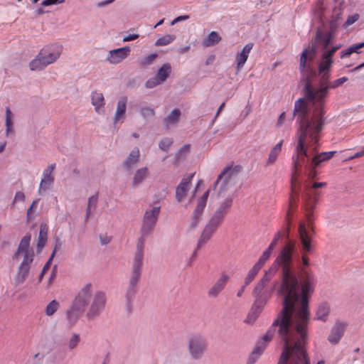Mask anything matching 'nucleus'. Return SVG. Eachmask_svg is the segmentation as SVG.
<instances>
[{
    "label": "nucleus",
    "mask_w": 364,
    "mask_h": 364,
    "mask_svg": "<svg viewBox=\"0 0 364 364\" xmlns=\"http://www.w3.org/2000/svg\"><path fill=\"white\" fill-rule=\"evenodd\" d=\"M204 208H205L202 207L201 205H196L191 217V223L190 225L191 228L194 229L197 228L202 219Z\"/></svg>",
    "instance_id": "c756f323"
},
{
    "label": "nucleus",
    "mask_w": 364,
    "mask_h": 364,
    "mask_svg": "<svg viewBox=\"0 0 364 364\" xmlns=\"http://www.w3.org/2000/svg\"><path fill=\"white\" fill-rule=\"evenodd\" d=\"M51 262L52 261H50V259L48 260V262L45 264L44 267H43V269L38 277V282H41L43 276L45 275V274L47 272V271L49 269L50 267V264H51Z\"/></svg>",
    "instance_id": "052dcab7"
},
{
    "label": "nucleus",
    "mask_w": 364,
    "mask_h": 364,
    "mask_svg": "<svg viewBox=\"0 0 364 364\" xmlns=\"http://www.w3.org/2000/svg\"><path fill=\"white\" fill-rule=\"evenodd\" d=\"M207 348L206 339L200 335H194L188 340V350L192 358L200 359Z\"/></svg>",
    "instance_id": "9d476101"
},
{
    "label": "nucleus",
    "mask_w": 364,
    "mask_h": 364,
    "mask_svg": "<svg viewBox=\"0 0 364 364\" xmlns=\"http://www.w3.org/2000/svg\"><path fill=\"white\" fill-rule=\"evenodd\" d=\"M301 74V81L304 82L302 92L304 97H301L304 100L307 112V117L310 116L311 112L314 108L317 107L319 95L318 87L313 85V80L316 76L317 73L312 66H306L304 70H299Z\"/></svg>",
    "instance_id": "39448f33"
},
{
    "label": "nucleus",
    "mask_w": 364,
    "mask_h": 364,
    "mask_svg": "<svg viewBox=\"0 0 364 364\" xmlns=\"http://www.w3.org/2000/svg\"><path fill=\"white\" fill-rule=\"evenodd\" d=\"M31 235H25L20 241L18 247L13 255L14 260H18L21 255L23 259L18 267L15 277L18 284H23L28 276L31 264L33 261L34 252L30 248Z\"/></svg>",
    "instance_id": "423d86ee"
},
{
    "label": "nucleus",
    "mask_w": 364,
    "mask_h": 364,
    "mask_svg": "<svg viewBox=\"0 0 364 364\" xmlns=\"http://www.w3.org/2000/svg\"><path fill=\"white\" fill-rule=\"evenodd\" d=\"M40 200V198H37L36 200H34L32 203V204L31 205V206L29 207V208L27 210V219L28 220H30L33 218V216L31 215V211L36 206L37 203H38V201Z\"/></svg>",
    "instance_id": "0e129e2a"
},
{
    "label": "nucleus",
    "mask_w": 364,
    "mask_h": 364,
    "mask_svg": "<svg viewBox=\"0 0 364 364\" xmlns=\"http://www.w3.org/2000/svg\"><path fill=\"white\" fill-rule=\"evenodd\" d=\"M299 239L301 241L302 250L304 253L302 254L301 261H298V269L299 271V278L296 273V268L293 262V253L295 251V242L289 241L286 245L281 250L278 257L275 259V263L278 267L281 268L282 273V282L280 284V287L279 289V294L282 296L280 294V290L282 289V286L284 282V263L282 262V260L279 261V259L281 258H287V266L289 269V275L291 277H294L296 280V287L295 288V291H296V294L298 295L296 301L295 302V308L296 310L301 309V301L303 297V294L306 287H308L309 284L312 287L311 292L306 291V299H307V311H309V299L311 295L314 291V286H315V279L313 273L307 271L305 267L309 266V259L306 255L307 252H310L311 251V237L309 236L307 230L305 228L304 224L301 223L299 227Z\"/></svg>",
    "instance_id": "f03ea898"
},
{
    "label": "nucleus",
    "mask_w": 364,
    "mask_h": 364,
    "mask_svg": "<svg viewBox=\"0 0 364 364\" xmlns=\"http://www.w3.org/2000/svg\"><path fill=\"white\" fill-rule=\"evenodd\" d=\"M176 38L173 35H165L161 38H159L155 43V46H166L171 43Z\"/></svg>",
    "instance_id": "37998d69"
},
{
    "label": "nucleus",
    "mask_w": 364,
    "mask_h": 364,
    "mask_svg": "<svg viewBox=\"0 0 364 364\" xmlns=\"http://www.w3.org/2000/svg\"><path fill=\"white\" fill-rule=\"evenodd\" d=\"M329 74H325L323 75V76H321L318 84V95H320L318 103V105H316L317 107L314 109L309 116L310 117L324 124H326V117L325 116L326 112L324 109V106L326 103V99L327 98L329 93V90L341 86L348 80L347 77H343L336 80L333 82H331L329 80Z\"/></svg>",
    "instance_id": "0eeeda50"
},
{
    "label": "nucleus",
    "mask_w": 364,
    "mask_h": 364,
    "mask_svg": "<svg viewBox=\"0 0 364 364\" xmlns=\"http://www.w3.org/2000/svg\"><path fill=\"white\" fill-rule=\"evenodd\" d=\"M280 260L284 263V282L280 290V294L283 296L282 309L262 339L257 343L249 358V363L253 364L255 362L265 349L266 343L270 341L274 334L277 333L282 344L277 364H311L306 348L310 318L309 311H307L306 294V291H313L312 287L309 284L308 287L305 288L301 309L296 310V280L289 275L287 258L280 257L279 261Z\"/></svg>",
    "instance_id": "f257e3e1"
},
{
    "label": "nucleus",
    "mask_w": 364,
    "mask_h": 364,
    "mask_svg": "<svg viewBox=\"0 0 364 364\" xmlns=\"http://www.w3.org/2000/svg\"><path fill=\"white\" fill-rule=\"evenodd\" d=\"M85 311L72 304L66 311V318L70 327L73 326L78 321L80 316Z\"/></svg>",
    "instance_id": "4be33fe9"
},
{
    "label": "nucleus",
    "mask_w": 364,
    "mask_h": 364,
    "mask_svg": "<svg viewBox=\"0 0 364 364\" xmlns=\"http://www.w3.org/2000/svg\"><path fill=\"white\" fill-rule=\"evenodd\" d=\"M80 340V336L78 334L74 333L68 341V348L70 350H73L78 345Z\"/></svg>",
    "instance_id": "603ef678"
},
{
    "label": "nucleus",
    "mask_w": 364,
    "mask_h": 364,
    "mask_svg": "<svg viewBox=\"0 0 364 364\" xmlns=\"http://www.w3.org/2000/svg\"><path fill=\"white\" fill-rule=\"evenodd\" d=\"M181 111L176 108L173 109L170 114H168L164 120V124L167 129L171 126H175L178 124L180 117Z\"/></svg>",
    "instance_id": "cd10ccee"
},
{
    "label": "nucleus",
    "mask_w": 364,
    "mask_h": 364,
    "mask_svg": "<svg viewBox=\"0 0 364 364\" xmlns=\"http://www.w3.org/2000/svg\"><path fill=\"white\" fill-rule=\"evenodd\" d=\"M220 41V36L216 31H211L202 44L204 47L208 48L218 44Z\"/></svg>",
    "instance_id": "72a5a7b5"
},
{
    "label": "nucleus",
    "mask_w": 364,
    "mask_h": 364,
    "mask_svg": "<svg viewBox=\"0 0 364 364\" xmlns=\"http://www.w3.org/2000/svg\"><path fill=\"white\" fill-rule=\"evenodd\" d=\"M160 211L161 206H154L146 209L144 214L140 230L141 237L138 239L136 244L131 274L126 290L125 296L128 303H130L134 298L138 290V284L141 277L145 237L154 231Z\"/></svg>",
    "instance_id": "20e7f679"
},
{
    "label": "nucleus",
    "mask_w": 364,
    "mask_h": 364,
    "mask_svg": "<svg viewBox=\"0 0 364 364\" xmlns=\"http://www.w3.org/2000/svg\"><path fill=\"white\" fill-rule=\"evenodd\" d=\"M304 196L306 197L320 198V192L317 190H314V188H311L310 186L306 184L305 185V192Z\"/></svg>",
    "instance_id": "09e8293b"
},
{
    "label": "nucleus",
    "mask_w": 364,
    "mask_h": 364,
    "mask_svg": "<svg viewBox=\"0 0 364 364\" xmlns=\"http://www.w3.org/2000/svg\"><path fill=\"white\" fill-rule=\"evenodd\" d=\"M209 192L210 190L208 189L204 193V194L198 199L197 205H201L203 208L205 207Z\"/></svg>",
    "instance_id": "bf43d9fd"
},
{
    "label": "nucleus",
    "mask_w": 364,
    "mask_h": 364,
    "mask_svg": "<svg viewBox=\"0 0 364 364\" xmlns=\"http://www.w3.org/2000/svg\"><path fill=\"white\" fill-rule=\"evenodd\" d=\"M242 167L240 165L227 166L218 176L213 184V190H217V197H223L235 183V179L241 172Z\"/></svg>",
    "instance_id": "6e6552de"
},
{
    "label": "nucleus",
    "mask_w": 364,
    "mask_h": 364,
    "mask_svg": "<svg viewBox=\"0 0 364 364\" xmlns=\"http://www.w3.org/2000/svg\"><path fill=\"white\" fill-rule=\"evenodd\" d=\"M259 314H260L259 311L252 308L247 318L245 319V322L247 323H253L256 321V319Z\"/></svg>",
    "instance_id": "864d4df0"
},
{
    "label": "nucleus",
    "mask_w": 364,
    "mask_h": 364,
    "mask_svg": "<svg viewBox=\"0 0 364 364\" xmlns=\"http://www.w3.org/2000/svg\"><path fill=\"white\" fill-rule=\"evenodd\" d=\"M304 200V206L306 212L307 220L310 222L313 220V213L316 204L318 203L320 198H311L303 196Z\"/></svg>",
    "instance_id": "b1692460"
},
{
    "label": "nucleus",
    "mask_w": 364,
    "mask_h": 364,
    "mask_svg": "<svg viewBox=\"0 0 364 364\" xmlns=\"http://www.w3.org/2000/svg\"><path fill=\"white\" fill-rule=\"evenodd\" d=\"M65 1V0H44L41 2V6H48L50 5H56L58 4H62Z\"/></svg>",
    "instance_id": "680f3d73"
},
{
    "label": "nucleus",
    "mask_w": 364,
    "mask_h": 364,
    "mask_svg": "<svg viewBox=\"0 0 364 364\" xmlns=\"http://www.w3.org/2000/svg\"><path fill=\"white\" fill-rule=\"evenodd\" d=\"M156 57H157V54H156V53L150 54L141 60V64L142 65H151L154 62V60L156 59Z\"/></svg>",
    "instance_id": "5fc2aeb1"
},
{
    "label": "nucleus",
    "mask_w": 364,
    "mask_h": 364,
    "mask_svg": "<svg viewBox=\"0 0 364 364\" xmlns=\"http://www.w3.org/2000/svg\"><path fill=\"white\" fill-rule=\"evenodd\" d=\"M253 43H250L245 46L242 50L237 54L236 62L237 69L240 70L246 63L248 55L252 49Z\"/></svg>",
    "instance_id": "5701e85b"
},
{
    "label": "nucleus",
    "mask_w": 364,
    "mask_h": 364,
    "mask_svg": "<svg viewBox=\"0 0 364 364\" xmlns=\"http://www.w3.org/2000/svg\"><path fill=\"white\" fill-rule=\"evenodd\" d=\"M280 237H281V233L279 232L275 235L274 240L272 241V242L270 243V245L267 249L272 252L273 249L277 245V243L278 240L280 239Z\"/></svg>",
    "instance_id": "69168bd1"
},
{
    "label": "nucleus",
    "mask_w": 364,
    "mask_h": 364,
    "mask_svg": "<svg viewBox=\"0 0 364 364\" xmlns=\"http://www.w3.org/2000/svg\"><path fill=\"white\" fill-rule=\"evenodd\" d=\"M334 53H335V52L333 51V50H332L331 48L330 50L323 53V54L321 55V58L322 59H332V56L333 55Z\"/></svg>",
    "instance_id": "774afa93"
},
{
    "label": "nucleus",
    "mask_w": 364,
    "mask_h": 364,
    "mask_svg": "<svg viewBox=\"0 0 364 364\" xmlns=\"http://www.w3.org/2000/svg\"><path fill=\"white\" fill-rule=\"evenodd\" d=\"M55 168V164L49 165L43 172V178L39 184L38 193L43 194L46 191L52 189L55 178L53 171Z\"/></svg>",
    "instance_id": "9b49d317"
},
{
    "label": "nucleus",
    "mask_w": 364,
    "mask_h": 364,
    "mask_svg": "<svg viewBox=\"0 0 364 364\" xmlns=\"http://www.w3.org/2000/svg\"><path fill=\"white\" fill-rule=\"evenodd\" d=\"M92 104L95 106L97 112H99L100 107H102L105 105V99L102 92L97 91L92 92L91 94Z\"/></svg>",
    "instance_id": "473e14b6"
},
{
    "label": "nucleus",
    "mask_w": 364,
    "mask_h": 364,
    "mask_svg": "<svg viewBox=\"0 0 364 364\" xmlns=\"http://www.w3.org/2000/svg\"><path fill=\"white\" fill-rule=\"evenodd\" d=\"M131 51L129 46H125L114 50L109 52L107 60L112 64H117L125 59Z\"/></svg>",
    "instance_id": "2eb2a0df"
},
{
    "label": "nucleus",
    "mask_w": 364,
    "mask_h": 364,
    "mask_svg": "<svg viewBox=\"0 0 364 364\" xmlns=\"http://www.w3.org/2000/svg\"><path fill=\"white\" fill-rule=\"evenodd\" d=\"M194 176V173L190 174L187 178H184L181 180L180 183L176 188V200L181 203L185 198L187 192L191 188V181Z\"/></svg>",
    "instance_id": "4468645a"
},
{
    "label": "nucleus",
    "mask_w": 364,
    "mask_h": 364,
    "mask_svg": "<svg viewBox=\"0 0 364 364\" xmlns=\"http://www.w3.org/2000/svg\"><path fill=\"white\" fill-rule=\"evenodd\" d=\"M14 114L9 107L6 109V135L8 136L14 132L13 129Z\"/></svg>",
    "instance_id": "4c0bfd02"
},
{
    "label": "nucleus",
    "mask_w": 364,
    "mask_h": 364,
    "mask_svg": "<svg viewBox=\"0 0 364 364\" xmlns=\"http://www.w3.org/2000/svg\"><path fill=\"white\" fill-rule=\"evenodd\" d=\"M107 303L106 294L102 291H97L92 296L86 317L89 321H92L102 314L105 309Z\"/></svg>",
    "instance_id": "1a4fd4ad"
},
{
    "label": "nucleus",
    "mask_w": 364,
    "mask_h": 364,
    "mask_svg": "<svg viewBox=\"0 0 364 364\" xmlns=\"http://www.w3.org/2000/svg\"><path fill=\"white\" fill-rule=\"evenodd\" d=\"M190 151V145L185 144L181 146L176 154V160L179 161L184 158Z\"/></svg>",
    "instance_id": "49530a36"
},
{
    "label": "nucleus",
    "mask_w": 364,
    "mask_h": 364,
    "mask_svg": "<svg viewBox=\"0 0 364 364\" xmlns=\"http://www.w3.org/2000/svg\"><path fill=\"white\" fill-rule=\"evenodd\" d=\"M190 16L188 15H183V16H179L176 18H175L171 23V25H174L178 22H181V21H186L188 19H189Z\"/></svg>",
    "instance_id": "338daca9"
},
{
    "label": "nucleus",
    "mask_w": 364,
    "mask_h": 364,
    "mask_svg": "<svg viewBox=\"0 0 364 364\" xmlns=\"http://www.w3.org/2000/svg\"><path fill=\"white\" fill-rule=\"evenodd\" d=\"M127 100L128 99L127 96H122L119 97L117 102L116 112L113 117L114 124H117L119 122L122 123L124 121L126 117Z\"/></svg>",
    "instance_id": "a211bd4d"
},
{
    "label": "nucleus",
    "mask_w": 364,
    "mask_h": 364,
    "mask_svg": "<svg viewBox=\"0 0 364 364\" xmlns=\"http://www.w3.org/2000/svg\"><path fill=\"white\" fill-rule=\"evenodd\" d=\"M271 254H272V251L267 249L263 252V254L262 255V256L260 257V258L259 259L257 262L254 266H255L256 267H257L258 269H260L262 267V266L264 265V264L266 262V261L269 258Z\"/></svg>",
    "instance_id": "a18cd8bd"
},
{
    "label": "nucleus",
    "mask_w": 364,
    "mask_h": 364,
    "mask_svg": "<svg viewBox=\"0 0 364 364\" xmlns=\"http://www.w3.org/2000/svg\"><path fill=\"white\" fill-rule=\"evenodd\" d=\"M140 151L137 147L133 149L128 156L124 160L122 163L123 168L127 171H131L133 167L139 162Z\"/></svg>",
    "instance_id": "aec40b11"
},
{
    "label": "nucleus",
    "mask_w": 364,
    "mask_h": 364,
    "mask_svg": "<svg viewBox=\"0 0 364 364\" xmlns=\"http://www.w3.org/2000/svg\"><path fill=\"white\" fill-rule=\"evenodd\" d=\"M232 203V198L230 196L227 197L220 205L218 209L215 210L223 214V215H226L229 212L230 207Z\"/></svg>",
    "instance_id": "58836bf2"
},
{
    "label": "nucleus",
    "mask_w": 364,
    "mask_h": 364,
    "mask_svg": "<svg viewBox=\"0 0 364 364\" xmlns=\"http://www.w3.org/2000/svg\"><path fill=\"white\" fill-rule=\"evenodd\" d=\"M277 267H279L277 264L274 262L272 267L265 272L264 277L261 279V280L257 283L256 287H255L252 295H260L262 294V291L265 286L268 284V282L271 280L273 275L277 272Z\"/></svg>",
    "instance_id": "f3484780"
},
{
    "label": "nucleus",
    "mask_w": 364,
    "mask_h": 364,
    "mask_svg": "<svg viewBox=\"0 0 364 364\" xmlns=\"http://www.w3.org/2000/svg\"><path fill=\"white\" fill-rule=\"evenodd\" d=\"M149 170L147 167H142L136 171L134 174L132 186L136 188L143 183L147 178Z\"/></svg>",
    "instance_id": "a878e982"
},
{
    "label": "nucleus",
    "mask_w": 364,
    "mask_h": 364,
    "mask_svg": "<svg viewBox=\"0 0 364 364\" xmlns=\"http://www.w3.org/2000/svg\"><path fill=\"white\" fill-rule=\"evenodd\" d=\"M162 84L159 79L155 76L154 77L150 78L146 82V87L147 88H153L159 85Z\"/></svg>",
    "instance_id": "6e6d98bb"
},
{
    "label": "nucleus",
    "mask_w": 364,
    "mask_h": 364,
    "mask_svg": "<svg viewBox=\"0 0 364 364\" xmlns=\"http://www.w3.org/2000/svg\"><path fill=\"white\" fill-rule=\"evenodd\" d=\"M333 63V59H322V61L318 65V73L321 76L328 74V73Z\"/></svg>",
    "instance_id": "ea45409f"
},
{
    "label": "nucleus",
    "mask_w": 364,
    "mask_h": 364,
    "mask_svg": "<svg viewBox=\"0 0 364 364\" xmlns=\"http://www.w3.org/2000/svg\"><path fill=\"white\" fill-rule=\"evenodd\" d=\"M92 297V284H87L80 289L72 304L85 311Z\"/></svg>",
    "instance_id": "f8f14e48"
},
{
    "label": "nucleus",
    "mask_w": 364,
    "mask_h": 364,
    "mask_svg": "<svg viewBox=\"0 0 364 364\" xmlns=\"http://www.w3.org/2000/svg\"><path fill=\"white\" fill-rule=\"evenodd\" d=\"M47 233L48 229L46 225L41 224L37 243V248L38 250H41L46 245L47 241Z\"/></svg>",
    "instance_id": "e433bc0d"
},
{
    "label": "nucleus",
    "mask_w": 364,
    "mask_h": 364,
    "mask_svg": "<svg viewBox=\"0 0 364 364\" xmlns=\"http://www.w3.org/2000/svg\"><path fill=\"white\" fill-rule=\"evenodd\" d=\"M283 144V140H281L278 144H277L270 151L269 154V157L266 162V166H270L275 163L278 156L279 155L282 151V146Z\"/></svg>",
    "instance_id": "c85d7f7f"
},
{
    "label": "nucleus",
    "mask_w": 364,
    "mask_h": 364,
    "mask_svg": "<svg viewBox=\"0 0 364 364\" xmlns=\"http://www.w3.org/2000/svg\"><path fill=\"white\" fill-rule=\"evenodd\" d=\"M259 271V269L255 266H253V267L249 271L247 275L246 276L244 284H245V285L250 284L253 281Z\"/></svg>",
    "instance_id": "de8ad7c7"
},
{
    "label": "nucleus",
    "mask_w": 364,
    "mask_h": 364,
    "mask_svg": "<svg viewBox=\"0 0 364 364\" xmlns=\"http://www.w3.org/2000/svg\"><path fill=\"white\" fill-rule=\"evenodd\" d=\"M48 65L49 62L46 61L42 54L39 53L36 58L30 62L29 67L32 71H37L44 69Z\"/></svg>",
    "instance_id": "bb28decb"
},
{
    "label": "nucleus",
    "mask_w": 364,
    "mask_h": 364,
    "mask_svg": "<svg viewBox=\"0 0 364 364\" xmlns=\"http://www.w3.org/2000/svg\"><path fill=\"white\" fill-rule=\"evenodd\" d=\"M335 153H336V151H329V152H322L319 154H317L312 158L311 164L314 166H317L322 161H325L332 158L333 156V155L335 154Z\"/></svg>",
    "instance_id": "f704fd0d"
},
{
    "label": "nucleus",
    "mask_w": 364,
    "mask_h": 364,
    "mask_svg": "<svg viewBox=\"0 0 364 364\" xmlns=\"http://www.w3.org/2000/svg\"><path fill=\"white\" fill-rule=\"evenodd\" d=\"M345 330V324L338 322L332 328L328 340L332 344H337L343 335Z\"/></svg>",
    "instance_id": "412c9836"
},
{
    "label": "nucleus",
    "mask_w": 364,
    "mask_h": 364,
    "mask_svg": "<svg viewBox=\"0 0 364 364\" xmlns=\"http://www.w3.org/2000/svg\"><path fill=\"white\" fill-rule=\"evenodd\" d=\"M316 41H319L322 43V50H326L328 47L329 44L332 41V34L331 32H328L326 34L323 33L321 31H317L316 35Z\"/></svg>",
    "instance_id": "7c9ffc66"
},
{
    "label": "nucleus",
    "mask_w": 364,
    "mask_h": 364,
    "mask_svg": "<svg viewBox=\"0 0 364 364\" xmlns=\"http://www.w3.org/2000/svg\"><path fill=\"white\" fill-rule=\"evenodd\" d=\"M173 144V139L171 138H164L159 141V146L160 149L164 151H167L171 144Z\"/></svg>",
    "instance_id": "3c124183"
},
{
    "label": "nucleus",
    "mask_w": 364,
    "mask_h": 364,
    "mask_svg": "<svg viewBox=\"0 0 364 364\" xmlns=\"http://www.w3.org/2000/svg\"><path fill=\"white\" fill-rule=\"evenodd\" d=\"M97 199H98V197H97V194L90 196L88 198V204H87V208H90L91 210L92 209L95 210L97 207Z\"/></svg>",
    "instance_id": "4d7b16f0"
},
{
    "label": "nucleus",
    "mask_w": 364,
    "mask_h": 364,
    "mask_svg": "<svg viewBox=\"0 0 364 364\" xmlns=\"http://www.w3.org/2000/svg\"><path fill=\"white\" fill-rule=\"evenodd\" d=\"M253 296L256 297V299L252 308L261 312L267 303L268 296L266 294Z\"/></svg>",
    "instance_id": "c9c22d12"
},
{
    "label": "nucleus",
    "mask_w": 364,
    "mask_h": 364,
    "mask_svg": "<svg viewBox=\"0 0 364 364\" xmlns=\"http://www.w3.org/2000/svg\"><path fill=\"white\" fill-rule=\"evenodd\" d=\"M62 48L58 45H51L43 48L40 53L42 54L46 61L49 62V65L55 62L60 55Z\"/></svg>",
    "instance_id": "dca6fc26"
},
{
    "label": "nucleus",
    "mask_w": 364,
    "mask_h": 364,
    "mask_svg": "<svg viewBox=\"0 0 364 364\" xmlns=\"http://www.w3.org/2000/svg\"><path fill=\"white\" fill-rule=\"evenodd\" d=\"M62 245H63V243L60 240V239L58 238H56L55 240V246H54V249L53 250V252L50 257V261H52L54 256H55V254L56 253V252L58 250H60L62 247Z\"/></svg>",
    "instance_id": "13d9d810"
},
{
    "label": "nucleus",
    "mask_w": 364,
    "mask_h": 364,
    "mask_svg": "<svg viewBox=\"0 0 364 364\" xmlns=\"http://www.w3.org/2000/svg\"><path fill=\"white\" fill-rule=\"evenodd\" d=\"M364 48V42L353 45L350 46L349 48L342 50L341 53V58H344L349 57L353 53H359V49Z\"/></svg>",
    "instance_id": "a19ab883"
},
{
    "label": "nucleus",
    "mask_w": 364,
    "mask_h": 364,
    "mask_svg": "<svg viewBox=\"0 0 364 364\" xmlns=\"http://www.w3.org/2000/svg\"><path fill=\"white\" fill-rule=\"evenodd\" d=\"M59 306L58 302L55 300L50 301L46 306V313L48 316H52L57 311Z\"/></svg>",
    "instance_id": "8fccbe9b"
},
{
    "label": "nucleus",
    "mask_w": 364,
    "mask_h": 364,
    "mask_svg": "<svg viewBox=\"0 0 364 364\" xmlns=\"http://www.w3.org/2000/svg\"><path fill=\"white\" fill-rule=\"evenodd\" d=\"M139 112L142 117L146 119L154 118L155 116V111L153 108L149 107H143L140 109Z\"/></svg>",
    "instance_id": "c03bdc74"
},
{
    "label": "nucleus",
    "mask_w": 364,
    "mask_h": 364,
    "mask_svg": "<svg viewBox=\"0 0 364 364\" xmlns=\"http://www.w3.org/2000/svg\"><path fill=\"white\" fill-rule=\"evenodd\" d=\"M306 107L303 99H298L294 103V117H296L299 128L296 132L297 144L294 149L293 169L296 173L303 166L307 167L309 160L308 149L312 147V151L316 152V145L319 140L320 133L325 124L306 115Z\"/></svg>",
    "instance_id": "7ed1b4c3"
},
{
    "label": "nucleus",
    "mask_w": 364,
    "mask_h": 364,
    "mask_svg": "<svg viewBox=\"0 0 364 364\" xmlns=\"http://www.w3.org/2000/svg\"><path fill=\"white\" fill-rule=\"evenodd\" d=\"M171 72V65L170 63H164L159 69L156 76L161 83H164L167 80L168 76L170 75Z\"/></svg>",
    "instance_id": "2f4dec72"
},
{
    "label": "nucleus",
    "mask_w": 364,
    "mask_h": 364,
    "mask_svg": "<svg viewBox=\"0 0 364 364\" xmlns=\"http://www.w3.org/2000/svg\"><path fill=\"white\" fill-rule=\"evenodd\" d=\"M218 228L208 223L204 228L197 244V249L201 248L211 237Z\"/></svg>",
    "instance_id": "393cba45"
},
{
    "label": "nucleus",
    "mask_w": 364,
    "mask_h": 364,
    "mask_svg": "<svg viewBox=\"0 0 364 364\" xmlns=\"http://www.w3.org/2000/svg\"><path fill=\"white\" fill-rule=\"evenodd\" d=\"M329 313V307L326 304L319 305L316 311V318L322 321H326V318Z\"/></svg>",
    "instance_id": "79ce46f5"
},
{
    "label": "nucleus",
    "mask_w": 364,
    "mask_h": 364,
    "mask_svg": "<svg viewBox=\"0 0 364 364\" xmlns=\"http://www.w3.org/2000/svg\"><path fill=\"white\" fill-rule=\"evenodd\" d=\"M229 277L225 274H222L220 277L214 283V284L209 289L208 296L210 298H216L224 289Z\"/></svg>",
    "instance_id": "6ab92c4d"
},
{
    "label": "nucleus",
    "mask_w": 364,
    "mask_h": 364,
    "mask_svg": "<svg viewBox=\"0 0 364 364\" xmlns=\"http://www.w3.org/2000/svg\"><path fill=\"white\" fill-rule=\"evenodd\" d=\"M359 18V15L358 14H354L353 16H349L346 21L344 23V26L345 27H347L350 25H352L353 23H354L356 21H358Z\"/></svg>",
    "instance_id": "e2e57ef3"
},
{
    "label": "nucleus",
    "mask_w": 364,
    "mask_h": 364,
    "mask_svg": "<svg viewBox=\"0 0 364 364\" xmlns=\"http://www.w3.org/2000/svg\"><path fill=\"white\" fill-rule=\"evenodd\" d=\"M316 55V46L315 44L305 48L300 57L299 70H304L306 66H311Z\"/></svg>",
    "instance_id": "ddd939ff"
}]
</instances>
